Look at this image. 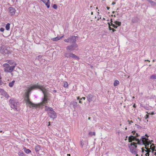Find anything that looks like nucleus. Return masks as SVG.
<instances>
[{
	"label": "nucleus",
	"mask_w": 156,
	"mask_h": 156,
	"mask_svg": "<svg viewBox=\"0 0 156 156\" xmlns=\"http://www.w3.org/2000/svg\"><path fill=\"white\" fill-rule=\"evenodd\" d=\"M109 29L110 30H112V32H115L116 31L113 28H111V27H109Z\"/></svg>",
	"instance_id": "41"
},
{
	"label": "nucleus",
	"mask_w": 156,
	"mask_h": 156,
	"mask_svg": "<svg viewBox=\"0 0 156 156\" xmlns=\"http://www.w3.org/2000/svg\"><path fill=\"white\" fill-rule=\"evenodd\" d=\"M64 87L66 88H67L68 87V84L67 82H64Z\"/></svg>",
	"instance_id": "32"
},
{
	"label": "nucleus",
	"mask_w": 156,
	"mask_h": 156,
	"mask_svg": "<svg viewBox=\"0 0 156 156\" xmlns=\"http://www.w3.org/2000/svg\"><path fill=\"white\" fill-rule=\"evenodd\" d=\"M146 156H149V153H147L146 154Z\"/></svg>",
	"instance_id": "55"
},
{
	"label": "nucleus",
	"mask_w": 156,
	"mask_h": 156,
	"mask_svg": "<svg viewBox=\"0 0 156 156\" xmlns=\"http://www.w3.org/2000/svg\"><path fill=\"white\" fill-rule=\"evenodd\" d=\"M145 146V148L146 149H148L149 148V147H148L146 145H144Z\"/></svg>",
	"instance_id": "53"
},
{
	"label": "nucleus",
	"mask_w": 156,
	"mask_h": 156,
	"mask_svg": "<svg viewBox=\"0 0 156 156\" xmlns=\"http://www.w3.org/2000/svg\"><path fill=\"white\" fill-rule=\"evenodd\" d=\"M115 4V2H113L112 3V5H114Z\"/></svg>",
	"instance_id": "61"
},
{
	"label": "nucleus",
	"mask_w": 156,
	"mask_h": 156,
	"mask_svg": "<svg viewBox=\"0 0 156 156\" xmlns=\"http://www.w3.org/2000/svg\"><path fill=\"white\" fill-rule=\"evenodd\" d=\"M151 149H150V148H148V149H147V153H149V152H151Z\"/></svg>",
	"instance_id": "47"
},
{
	"label": "nucleus",
	"mask_w": 156,
	"mask_h": 156,
	"mask_svg": "<svg viewBox=\"0 0 156 156\" xmlns=\"http://www.w3.org/2000/svg\"><path fill=\"white\" fill-rule=\"evenodd\" d=\"M44 3L45 5L47 6L48 8H49L50 7V0H41Z\"/></svg>",
	"instance_id": "13"
},
{
	"label": "nucleus",
	"mask_w": 156,
	"mask_h": 156,
	"mask_svg": "<svg viewBox=\"0 0 156 156\" xmlns=\"http://www.w3.org/2000/svg\"><path fill=\"white\" fill-rule=\"evenodd\" d=\"M143 107H144L145 109L147 110H149V108L147 106H142Z\"/></svg>",
	"instance_id": "46"
},
{
	"label": "nucleus",
	"mask_w": 156,
	"mask_h": 156,
	"mask_svg": "<svg viewBox=\"0 0 156 156\" xmlns=\"http://www.w3.org/2000/svg\"><path fill=\"white\" fill-rule=\"evenodd\" d=\"M48 96H44L43 98H42V102L38 104H37V105H39V107H41V106L43 105H46L47 103H48V102L49 100V99L48 98Z\"/></svg>",
	"instance_id": "10"
},
{
	"label": "nucleus",
	"mask_w": 156,
	"mask_h": 156,
	"mask_svg": "<svg viewBox=\"0 0 156 156\" xmlns=\"http://www.w3.org/2000/svg\"><path fill=\"white\" fill-rule=\"evenodd\" d=\"M5 30V29H4L3 28H1L0 29V31H1V32H4V31Z\"/></svg>",
	"instance_id": "48"
},
{
	"label": "nucleus",
	"mask_w": 156,
	"mask_h": 156,
	"mask_svg": "<svg viewBox=\"0 0 156 156\" xmlns=\"http://www.w3.org/2000/svg\"><path fill=\"white\" fill-rule=\"evenodd\" d=\"M15 82V81L14 80H13L11 82H10L9 84V87H12L14 84Z\"/></svg>",
	"instance_id": "26"
},
{
	"label": "nucleus",
	"mask_w": 156,
	"mask_h": 156,
	"mask_svg": "<svg viewBox=\"0 0 156 156\" xmlns=\"http://www.w3.org/2000/svg\"><path fill=\"white\" fill-rule=\"evenodd\" d=\"M78 45L76 43L70 45L66 47V49L67 51H71L74 50H77L78 49Z\"/></svg>",
	"instance_id": "7"
},
{
	"label": "nucleus",
	"mask_w": 156,
	"mask_h": 156,
	"mask_svg": "<svg viewBox=\"0 0 156 156\" xmlns=\"http://www.w3.org/2000/svg\"><path fill=\"white\" fill-rule=\"evenodd\" d=\"M9 13L10 16H12L14 15L16 12V10L13 7H10L8 8Z\"/></svg>",
	"instance_id": "11"
},
{
	"label": "nucleus",
	"mask_w": 156,
	"mask_h": 156,
	"mask_svg": "<svg viewBox=\"0 0 156 156\" xmlns=\"http://www.w3.org/2000/svg\"><path fill=\"white\" fill-rule=\"evenodd\" d=\"M93 97V95L91 94H89L87 97V101L89 102H90L92 101V99Z\"/></svg>",
	"instance_id": "18"
},
{
	"label": "nucleus",
	"mask_w": 156,
	"mask_h": 156,
	"mask_svg": "<svg viewBox=\"0 0 156 156\" xmlns=\"http://www.w3.org/2000/svg\"><path fill=\"white\" fill-rule=\"evenodd\" d=\"M35 149L37 152L39 151L41 149V146L39 145H37L35 147Z\"/></svg>",
	"instance_id": "21"
},
{
	"label": "nucleus",
	"mask_w": 156,
	"mask_h": 156,
	"mask_svg": "<svg viewBox=\"0 0 156 156\" xmlns=\"http://www.w3.org/2000/svg\"><path fill=\"white\" fill-rule=\"evenodd\" d=\"M64 35H63L62 37H56L54 38H53V40L54 41H57L58 40H60L62 37H64Z\"/></svg>",
	"instance_id": "23"
},
{
	"label": "nucleus",
	"mask_w": 156,
	"mask_h": 156,
	"mask_svg": "<svg viewBox=\"0 0 156 156\" xmlns=\"http://www.w3.org/2000/svg\"><path fill=\"white\" fill-rule=\"evenodd\" d=\"M40 87L39 89L42 91L44 96H49L50 94L48 92V90L45 88V86L44 85H40Z\"/></svg>",
	"instance_id": "8"
},
{
	"label": "nucleus",
	"mask_w": 156,
	"mask_h": 156,
	"mask_svg": "<svg viewBox=\"0 0 156 156\" xmlns=\"http://www.w3.org/2000/svg\"><path fill=\"white\" fill-rule=\"evenodd\" d=\"M155 146L153 147H151L150 149L152 150V152L153 153L155 151Z\"/></svg>",
	"instance_id": "39"
},
{
	"label": "nucleus",
	"mask_w": 156,
	"mask_h": 156,
	"mask_svg": "<svg viewBox=\"0 0 156 156\" xmlns=\"http://www.w3.org/2000/svg\"><path fill=\"white\" fill-rule=\"evenodd\" d=\"M108 25L109 26V27H110V26H111V24H110V23H108Z\"/></svg>",
	"instance_id": "60"
},
{
	"label": "nucleus",
	"mask_w": 156,
	"mask_h": 156,
	"mask_svg": "<svg viewBox=\"0 0 156 156\" xmlns=\"http://www.w3.org/2000/svg\"><path fill=\"white\" fill-rule=\"evenodd\" d=\"M150 79H156V74H153L151 75L150 77Z\"/></svg>",
	"instance_id": "30"
},
{
	"label": "nucleus",
	"mask_w": 156,
	"mask_h": 156,
	"mask_svg": "<svg viewBox=\"0 0 156 156\" xmlns=\"http://www.w3.org/2000/svg\"><path fill=\"white\" fill-rule=\"evenodd\" d=\"M76 38H78V37L77 36H70L68 38L65 39L64 40V41L67 43H72V44H75V43H76Z\"/></svg>",
	"instance_id": "5"
},
{
	"label": "nucleus",
	"mask_w": 156,
	"mask_h": 156,
	"mask_svg": "<svg viewBox=\"0 0 156 156\" xmlns=\"http://www.w3.org/2000/svg\"><path fill=\"white\" fill-rule=\"evenodd\" d=\"M119 83V81L118 80H115L114 83V85L115 87L117 86Z\"/></svg>",
	"instance_id": "29"
},
{
	"label": "nucleus",
	"mask_w": 156,
	"mask_h": 156,
	"mask_svg": "<svg viewBox=\"0 0 156 156\" xmlns=\"http://www.w3.org/2000/svg\"><path fill=\"white\" fill-rule=\"evenodd\" d=\"M155 145L154 144H152L150 146V147L151 148V147H153L155 146Z\"/></svg>",
	"instance_id": "51"
},
{
	"label": "nucleus",
	"mask_w": 156,
	"mask_h": 156,
	"mask_svg": "<svg viewBox=\"0 0 156 156\" xmlns=\"http://www.w3.org/2000/svg\"><path fill=\"white\" fill-rule=\"evenodd\" d=\"M0 92L5 95V97L8 98L9 97L8 94L3 89L0 88Z\"/></svg>",
	"instance_id": "17"
},
{
	"label": "nucleus",
	"mask_w": 156,
	"mask_h": 156,
	"mask_svg": "<svg viewBox=\"0 0 156 156\" xmlns=\"http://www.w3.org/2000/svg\"><path fill=\"white\" fill-rule=\"evenodd\" d=\"M23 150L24 152L27 154H29L31 152V151L28 149H27L25 147L23 148Z\"/></svg>",
	"instance_id": "22"
},
{
	"label": "nucleus",
	"mask_w": 156,
	"mask_h": 156,
	"mask_svg": "<svg viewBox=\"0 0 156 156\" xmlns=\"http://www.w3.org/2000/svg\"><path fill=\"white\" fill-rule=\"evenodd\" d=\"M88 144V142L87 141H80V145L81 147H83V146L84 145H86V144L87 145Z\"/></svg>",
	"instance_id": "20"
},
{
	"label": "nucleus",
	"mask_w": 156,
	"mask_h": 156,
	"mask_svg": "<svg viewBox=\"0 0 156 156\" xmlns=\"http://www.w3.org/2000/svg\"><path fill=\"white\" fill-rule=\"evenodd\" d=\"M8 63L9 65H12V66H14V68H15L16 66V63H15L14 61L13 60H8Z\"/></svg>",
	"instance_id": "16"
},
{
	"label": "nucleus",
	"mask_w": 156,
	"mask_h": 156,
	"mask_svg": "<svg viewBox=\"0 0 156 156\" xmlns=\"http://www.w3.org/2000/svg\"><path fill=\"white\" fill-rule=\"evenodd\" d=\"M133 144H128L129 148L130 149V152L133 154L135 155L136 156H138L137 154V149L134 148V147H133Z\"/></svg>",
	"instance_id": "9"
},
{
	"label": "nucleus",
	"mask_w": 156,
	"mask_h": 156,
	"mask_svg": "<svg viewBox=\"0 0 156 156\" xmlns=\"http://www.w3.org/2000/svg\"><path fill=\"white\" fill-rule=\"evenodd\" d=\"M134 136H135V138H136V137L139 136H140V135L137 133H136L135 135Z\"/></svg>",
	"instance_id": "49"
},
{
	"label": "nucleus",
	"mask_w": 156,
	"mask_h": 156,
	"mask_svg": "<svg viewBox=\"0 0 156 156\" xmlns=\"http://www.w3.org/2000/svg\"><path fill=\"white\" fill-rule=\"evenodd\" d=\"M64 55V56L67 58H72L77 60H78L80 59V58L79 57L73 53L69 52H65Z\"/></svg>",
	"instance_id": "4"
},
{
	"label": "nucleus",
	"mask_w": 156,
	"mask_h": 156,
	"mask_svg": "<svg viewBox=\"0 0 156 156\" xmlns=\"http://www.w3.org/2000/svg\"><path fill=\"white\" fill-rule=\"evenodd\" d=\"M128 121L129 122V124H130V123H133V122L132 120H131L130 121L129 120H128Z\"/></svg>",
	"instance_id": "52"
},
{
	"label": "nucleus",
	"mask_w": 156,
	"mask_h": 156,
	"mask_svg": "<svg viewBox=\"0 0 156 156\" xmlns=\"http://www.w3.org/2000/svg\"><path fill=\"white\" fill-rule=\"evenodd\" d=\"M9 102L10 103L11 107L15 110H17V105L19 103L17 101L14 100V99H10Z\"/></svg>",
	"instance_id": "6"
},
{
	"label": "nucleus",
	"mask_w": 156,
	"mask_h": 156,
	"mask_svg": "<svg viewBox=\"0 0 156 156\" xmlns=\"http://www.w3.org/2000/svg\"><path fill=\"white\" fill-rule=\"evenodd\" d=\"M141 139L143 140H149L146 137L144 136H141Z\"/></svg>",
	"instance_id": "34"
},
{
	"label": "nucleus",
	"mask_w": 156,
	"mask_h": 156,
	"mask_svg": "<svg viewBox=\"0 0 156 156\" xmlns=\"http://www.w3.org/2000/svg\"><path fill=\"white\" fill-rule=\"evenodd\" d=\"M131 144H133V147H134V148H136L137 147L136 144H137L136 143L133 142L131 143Z\"/></svg>",
	"instance_id": "35"
},
{
	"label": "nucleus",
	"mask_w": 156,
	"mask_h": 156,
	"mask_svg": "<svg viewBox=\"0 0 156 156\" xmlns=\"http://www.w3.org/2000/svg\"><path fill=\"white\" fill-rule=\"evenodd\" d=\"M78 105L77 103L76 102H74L73 103V106L74 108H76Z\"/></svg>",
	"instance_id": "37"
},
{
	"label": "nucleus",
	"mask_w": 156,
	"mask_h": 156,
	"mask_svg": "<svg viewBox=\"0 0 156 156\" xmlns=\"http://www.w3.org/2000/svg\"><path fill=\"white\" fill-rule=\"evenodd\" d=\"M27 87V90L26 92H25V93L30 95L33 90L39 89L40 87V85L38 84V83L36 84L33 85L30 87Z\"/></svg>",
	"instance_id": "2"
},
{
	"label": "nucleus",
	"mask_w": 156,
	"mask_h": 156,
	"mask_svg": "<svg viewBox=\"0 0 156 156\" xmlns=\"http://www.w3.org/2000/svg\"><path fill=\"white\" fill-rule=\"evenodd\" d=\"M77 98V100H79L80 99L79 97H78Z\"/></svg>",
	"instance_id": "64"
},
{
	"label": "nucleus",
	"mask_w": 156,
	"mask_h": 156,
	"mask_svg": "<svg viewBox=\"0 0 156 156\" xmlns=\"http://www.w3.org/2000/svg\"><path fill=\"white\" fill-rule=\"evenodd\" d=\"M8 49H9V48L7 47L4 50V51L5 54H9L10 53V51L8 50Z\"/></svg>",
	"instance_id": "27"
},
{
	"label": "nucleus",
	"mask_w": 156,
	"mask_h": 156,
	"mask_svg": "<svg viewBox=\"0 0 156 156\" xmlns=\"http://www.w3.org/2000/svg\"><path fill=\"white\" fill-rule=\"evenodd\" d=\"M146 113L148 114V115H154L155 114L154 113V112H151V113H150V112H146Z\"/></svg>",
	"instance_id": "42"
},
{
	"label": "nucleus",
	"mask_w": 156,
	"mask_h": 156,
	"mask_svg": "<svg viewBox=\"0 0 156 156\" xmlns=\"http://www.w3.org/2000/svg\"><path fill=\"white\" fill-rule=\"evenodd\" d=\"M18 155L19 156H25V154L23 151L19 152Z\"/></svg>",
	"instance_id": "31"
},
{
	"label": "nucleus",
	"mask_w": 156,
	"mask_h": 156,
	"mask_svg": "<svg viewBox=\"0 0 156 156\" xmlns=\"http://www.w3.org/2000/svg\"><path fill=\"white\" fill-rule=\"evenodd\" d=\"M114 23H115L116 25H117L118 26H120L121 24V23L120 22H119L117 21H115L114 22Z\"/></svg>",
	"instance_id": "24"
},
{
	"label": "nucleus",
	"mask_w": 156,
	"mask_h": 156,
	"mask_svg": "<svg viewBox=\"0 0 156 156\" xmlns=\"http://www.w3.org/2000/svg\"><path fill=\"white\" fill-rule=\"evenodd\" d=\"M145 137L146 136L147 137V138H148V137H149V136H148V135L147 134H146L145 136Z\"/></svg>",
	"instance_id": "62"
},
{
	"label": "nucleus",
	"mask_w": 156,
	"mask_h": 156,
	"mask_svg": "<svg viewBox=\"0 0 156 156\" xmlns=\"http://www.w3.org/2000/svg\"><path fill=\"white\" fill-rule=\"evenodd\" d=\"M53 108H52L48 107L47 106H45V110L46 111H50L53 110Z\"/></svg>",
	"instance_id": "25"
},
{
	"label": "nucleus",
	"mask_w": 156,
	"mask_h": 156,
	"mask_svg": "<svg viewBox=\"0 0 156 156\" xmlns=\"http://www.w3.org/2000/svg\"><path fill=\"white\" fill-rule=\"evenodd\" d=\"M25 98L24 99V100L25 101V102H26V104H28L30 105V107H35L36 108H38V107H39V105H37V104H35L32 102H31L29 99V94H27L25 93Z\"/></svg>",
	"instance_id": "1"
},
{
	"label": "nucleus",
	"mask_w": 156,
	"mask_h": 156,
	"mask_svg": "<svg viewBox=\"0 0 156 156\" xmlns=\"http://www.w3.org/2000/svg\"><path fill=\"white\" fill-rule=\"evenodd\" d=\"M136 126H137V129H140L142 127L141 126H140L138 125H137L136 124Z\"/></svg>",
	"instance_id": "45"
},
{
	"label": "nucleus",
	"mask_w": 156,
	"mask_h": 156,
	"mask_svg": "<svg viewBox=\"0 0 156 156\" xmlns=\"http://www.w3.org/2000/svg\"><path fill=\"white\" fill-rule=\"evenodd\" d=\"M41 57H42V56L41 55H39L37 57L38 58V59L41 58Z\"/></svg>",
	"instance_id": "56"
},
{
	"label": "nucleus",
	"mask_w": 156,
	"mask_h": 156,
	"mask_svg": "<svg viewBox=\"0 0 156 156\" xmlns=\"http://www.w3.org/2000/svg\"><path fill=\"white\" fill-rule=\"evenodd\" d=\"M147 1L151 5H154L155 4V2L151 0H147Z\"/></svg>",
	"instance_id": "33"
},
{
	"label": "nucleus",
	"mask_w": 156,
	"mask_h": 156,
	"mask_svg": "<svg viewBox=\"0 0 156 156\" xmlns=\"http://www.w3.org/2000/svg\"><path fill=\"white\" fill-rule=\"evenodd\" d=\"M111 26H112L114 28H115V29L117 28L118 27V26H117L115 25L114 24H113L112 23H111Z\"/></svg>",
	"instance_id": "40"
},
{
	"label": "nucleus",
	"mask_w": 156,
	"mask_h": 156,
	"mask_svg": "<svg viewBox=\"0 0 156 156\" xmlns=\"http://www.w3.org/2000/svg\"><path fill=\"white\" fill-rule=\"evenodd\" d=\"M89 135L91 136L92 135H95V132H90L89 133Z\"/></svg>",
	"instance_id": "38"
},
{
	"label": "nucleus",
	"mask_w": 156,
	"mask_h": 156,
	"mask_svg": "<svg viewBox=\"0 0 156 156\" xmlns=\"http://www.w3.org/2000/svg\"><path fill=\"white\" fill-rule=\"evenodd\" d=\"M3 66L5 67L4 70L6 73H11L15 68L14 66H10L7 63L4 64Z\"/></svg>",
	"instance_id": "3"
},
{
	"label": "nucleus",
	"mask_w": 156,
	"mask_h": 156,
	"mask_svg": "<svg viewBox=\"0 0 156 156\" xmlns=\"http://www.w3.org/2000/svg\"><path fill=\"white\" fill-rule=\"evenodd\" d=\"M137 138H135V136H134L131 135L130 136L128 137V140L129 142L132 143V141H136V139Z\"/></svg>",
	"instance_id": "14"
},
{
	"label": "nucleus",
	"mask_w": 156,
	"mask_h": 156,
	"mask_svg": "<svg viewBox=\"0 0 156 156\" xmlns=\"http://www.w3.org/2000/svg\"><path fill=\"white\" fill-rule=\"evenodd\" d=\"M139 20V18L137 17H135L132 18V22L133 23H135L138 22Z\"/></svg>",
	"instance_id": "19"
},
{
	"label": "nucleus",
	"mask_w": 156,
	"mask_h": 156,
	"mask_svg": "<svg viewBox=\"0 0 156 156\" xmlns=\"http://www.w3.org/2000/svg\"><path fill=\"white\" fill-rule=\"evenodd\" d=\"M49 116L51 118L53 119H55L57 117L56 113L53 110H51L48 113Z\"/></svg>",
	"instance_id": "12"
},
{
	"label": "nucleus",
	"mask_w": 156,
	"mask_h": 156,
	"mask_svg": "<svg viewBox=\"0 0 156 156\" xmlns=\"http://www.w3.org/2000/svg\"><path fill=\"white\" fill-rule=\"evenodd\" d=\"M133 107L134 108H135L136 107V104H134L133 105Z\"/></svg>",
	"instance_id": "54"
},
{
	"label": "nucleus",
	"mask_w": 156,
	"mask_h": 156,
	"mask_svg": "<svg viewBox=\"0 0 156 156\" xmlns=\"http://www.w3.org/2000/svg\"><path fill=\"white\" fill-rule=\"evenodd\" d=\"M149 116L148 115L146 114L144 116V118H145L146 119H147L149 118Z\"/></svg>",
	"instance_id": "44"
},
{
	"label": "nucleus",
	"mask_w": 156,
	"mask_h": 156,
	"mask_svg": "<svg viewBox=\"0 0 156 156\" xmlns=\"http://www.w3.org/2000/svg\"><path fill=\"white\" fill-rule=\"evenodd\" d=\"M141 150H142V152H144V151L145 150L144 149V147L142 148Z\"/></svg>",
	"instance_id": "57"
},
{
	"label": "nucleus",
	"mask_w": 156,
	"mask_h": 156,
	"mask_svg": "<svg viewBox=\"0 0 156 156\" xmlns=\"http://www.w3.org/2000/svg\"><path fill=\"white\" fill-rule=\"evenodd\" d=\"M10 25V23H8L6 25L5 27L6 29L7 30H9Z\"/></svg>",
	"instance_id": "28"
},
{
	"label": "nucleus",
	"mask_w": 156,
	"mask_h": 156,
	"mask_svg": "<svg viewBox=\"0 0 156 156\" xmlns=\"http://www.w3.org/2000/svg\"><path fill=\"white\" fill-rule=\"evenodd\" d=\"M52 7L54 9H56L57 8V5L56 4H54L53 5Z\"/></svg>",
	"instance_id": "43"
},
{
	"label": "nucleus",
	"mask_w": 156,
	"mask_h": 156,
	"mask_svg": "<svg viewBox=\"0 0 156 156\" xmlns=\"http://www.w3.org/2000/svg\"><path fill=\"white\" fill-rule=\"evenodd\" d=\"M132 133H133V135L134 136L135 135L136 133V131H132Z\"/></svg>",
	"instance_id": "50"
},
{
	"label": "nucleus",
	"mask_w": 156,
	"mask_h": 156,
	"mask_svg": "<svg viewBox=\"0 0 156 156\" xmlns=\"http://www.w3.org/2000/svg\"><path fill=\"white\" fill-rule=\"evenodd\" d=\"M106 8H107V9H108V10H109L110 9V7H108V6H107L106 7Z\"/></svg>",
	"instance_id": "63"
},
{
	"label": "nucleus",
	"mask_w": 156,
	"mask_h": 156,
	"mask_svg": "<svg viewBox=\"0 0 156 156\" xmlns=\"http://www.w3.org/2000/svg\"><path fill=\"white\" fill-rule=\"evenodd\" d=\"M85 99H86L85 97H82V98H81L80 99V100H82V99H83V100H85Z\"/></svg>",
	"instance_id": "58"
},
{
	"label": "nucleus",
	"mask_w": 156,
	"mask_h": 156,
	"mask_svg": "<svg viewBox=\"0 0 156 156\" xmlns=\"http://www.w3.org/2000/svg\"><path fill=\"white\" fill-rule=\"evenodd\" d=\"M144 141L145 140L141 139L140 140L138 138L136 139V141L137 142L136 143L138 144L144 145Z\"/></svg>",
	"instance_id": "15"
},
{
	"label": "nucleus",
	"mask_w": 156,
	"mask_h": 156,
	"mask_svg": "<svg viewBox=\"0 0 156 156\" xmlns=\"http://www.w3.org/2000/svg\"><path fill=\"white\" fill-rule=\"evenodd\" d=\"M149 140V142H151V143H152V142H154V140Z\"/></svg>",
	"instance_id": "59"
},
{
	"label": "nucleus",
	"mask_w": 156,
	"mask_h": 156,
	"mask_svg": "<svg viewBox=\"0 0 156 156\" xmlns=\"http://www.w3.org/2000/svg\"><path fill=\"white\" fill-rule=\"evenodd\" d=\"M144 145H146L148 147H149V145H150L148 144V140H145Z\"/></svg>",
	"instance_id": "36"
}]
</instances>
